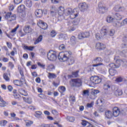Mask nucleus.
<instances>
[{
    "label": "nucleus",
    "mask_w": 127,
    "mask_h": 127,
    "mask_svg": "<svg viewBox=\"0 0 127 127\" xmlns=\"http://www.w3.org/2000/svg\"><path fill=\"white\" fill-rule=\"evenodd\" d=\"M78 73L79 70L72 72L71 73V77H72V78H77V77H78L79 76V74H78Z\"/></svg>",
    "instance_id": "36"
},
{
    "label": "nucleus",
    "mask_w": 127,
    "mask_h": 127,
    "mask_svg": "<svg viewBox=\"0 0 127 127\" xmlns=\"http://www.w3.org/2000/svg\"><path fill=\"white\" fill-rule=\"evenodd\" d=\"M114 10H115V11H125L126 8H125V7L117 5L114 8Z\"/></svg>",
    "instance_id": "19"
},
{
    "label": "nucleus",
    "mask_w": 127,
    "mask_h": 127,
    "mask_svg": "<svg viewBox=\"0 0 127 127\" xmlns=\"http://www.w3.org/2000/svg\"><path fill=\"white\" fill-rule=\"evenodd\" d=\"M93 67H99L100 71L105 72V64L103 63H98L92 65Z\"/></svg>",
    "instance_id": "12"
},
{
    "label": "nucleus",
    "mask_w": 127,
    "mask_h": 127,
    "mask_svg": "<svg viewBox=\"0 0 127 127\" xmlns=\"http://www.w3.org/2000/svg\"><path fill=\"white\" fill-rule=\"evenodd\" d=\"M47 58L50 61H56L57 59V55H56V52L54 51H50L47 54Z\"/></svg>",
    "instance_id": "4"
},
{
    "label": "nucleus",
    "mask_w": 127,
    "mask_h": 127,
    "mask_svg": "<svg viewBox=\"0 0 127 127\" xmlns=\"http://www.w3.org/2000/svg\"><path fill=\"white\" fill-rule=\"evenodd\" d=\"M123 43L122 44L123 48H127V35L124 36L123 38Z\"/></svg>",
    "instance_id": "21"
},
{
    "label": "nucleus",
    "mask_w": 127,
    "mask_h": 127,
    "mask_svg": "<svg viewBox=\"0 0 127 127\" xmlns=\"http://www.w3.org/2000/svg\"><path fill=\"white\" fill-rule=\"evenodd\" d=\"M23 30L25 33H31L32 29L29 25L25 26Z\"/></svg>",
    "instance_id": "18"
},
{
    "label": "nucleus",
    "mask_w": 127,
    "mask_h": 127,
    "mask_svg": "<svg viewBox=\"0 0 127 127\" xmlns=\"http://www.w3.org/2000/svg\"><path fill=\"white\" fill-rule=\"evenodd\" d=\"M43 38V37H42V35H40L39 37L36 39V40L34 42L35 45H36V44H38L39 42H41L42 41Z\"/></svg>",
    "instance_id": "29"
},
{
    "label": "nucleus",
    "mask_w": 127,
    "mask_h": 127,
    "mask_svg": "<svg viewBox=\"0 0 127 127\" xmlns=\"http://www.w3.org/2000/svg\"><path fill=\"white\" fill-rule=\"evenodd\" d=\"M115 34V30L114 29H111L109 31V35L110 36H114Z\"/></svg>",
    "instance_id": "57"
},
{
    "label": "nucleus",
    "mask_w": 127,
    "mask_h": 127,
    "mask_svg": "<svg viewBox=\"0 0 127 127\" xmlns=\"http://www.w3.org/2000/svg\"><path fill=\"white\" fill-rule=\"evenodd\" d=\"M72 54V53L69 52H61L58 56L59 60L62 61H67L68 60V65H72L74 62V58L70 57V55Z\"/></svg>",
    "instance_id": "1"
},
{
    "label": "nucleus",
    "mask_w": 127,
    "mask_h": 127,
    "mask_svg": "<svg viewBox=\"0 0 127 127\" xmlns=\"http://www.w3.org/2000/svg\"><path fill=\"white\" fill-rule=\"evenodd\" d=\"M38 66H40V67H41V68H43V69H45V64H42L40 63H38Z\"/></svg>",
    "instance_id": "61"
},
{
    "label": "nucleus",
    "mask_w": 127,
    "mask_h": 127,
    "mask_svg": "<svg viewBox=\"0 0 127 127\" xmlns=\"http://www.w3.org/2000/svg\"><path fill=\"white\" fill-rule=\"evenodd\" d=\"M3 77V78L4 79V80H5V81H9V78L8 76L7 75V73H4Z\"/></svg>",
    "instance_id": "52"
},
{
    "label": "nucleus",
    "mask_w": 127,
    "mask_h": 127,
    "mask_svg": "<svg viewBox=\"0 0 127 127\" xmlns=\"http://www.w3.org/2000/svg\"><path fill=\"white\" fill-rule=\"evenodd\" d=\"M51 1L54 4H57L58 3H60L61 0H51Z\"/></svg>",
    "instance_id": "56"
},
{
    "label": "nucleus",
    "mask_w": 127,
    "mask_h": 127,
    "mask_svg": "<svg viewBox=\"0 0 127 127\" xmlns=\"http://www.w3.org/2000/svg\"><path fill=\"white\" fill-rule=\"evenodd\" d=\"M6 124H7V121L5 120H3L0 122V126H1V127H4L5 125H6Z\"/></svg>",
    "instance_id": "51"
},
{
    "label": "nucleus",
    "mask_w": 127,
    "mask_h": 127,
    "mask_svg": "<svg viewBox=\"0 0 127 127\" xmlns=\"http://www.w3.org/2000/svg\"><path fill=\"white\" fill-rule=\"evenodd\" d=\"M66 119L67 120V121H69V122H73L75 121V118L73 117H69V116H67L66 117Z\"/></svg>",
    "instance_id": "49"
},
{
    "label": "nucleus",
    "mask_w": 127,
    "mask_h": 127,
    "mask_svg": "<svg viewBox=\"0 0 127 127\" xmlns=\"http://www.w3.org/2000/svg\"><path fill=\"white\" fill-rule=\"evenodd\" d=\"M58 13L60 15H62L63 13H64V11H65V9L64 7L61 6L58 9Z\"/></svg>",
    "instance_id": "30"
},
{
    "label": "nucleus",
    "mask_w": 127,
    "mask_h": 127,
    "mask_svg": "<svg viewBox=\"0 0 127 127\" xmlns=\"http://www.w3.org/2000/svg\"><path fill=\"white\" fill-rule=\"evenodd\" d=\"M109 72L111 76H115V74H117V70L116 69H110Z\"/></svg>",
    "instance_id": "35"
},
{
    "label": "nucleus",
    "mask_w": 127,
    "mask_h": 127,
    "mask_svg": "<svg viewBox=\"0 0 127 127\" xmlns=\"http://www.w3.org/2000/svg\"><path fill=\"white\" fill-rule=\"evenodd\" d=\"M79 8L81 11H85L88 9V4L86 3V2L80 3L78 5Z\"/></svg>",
    "instance_id": "8"
},
{
    "label": "nucleus",
    "mask_w": 127,
    "mask_h": 127,
    "mask_svg": "<svg viewBox=\"0 0 127 127\" xmlns=\"http://www.w3.org/2000/svg\"><path fill=\"white\" fill-rule=\"evenodd\" d=\"M100 33L102 37H103L104 38H106L107 36H108L107 28H106L105 27H103L100 31Z\"/></svg>",
    "instance_id": "13"
},
{
    "label": "nucleus",
    "mask_w": 127,
    "mask_h": 127,
    "mask_svg": "<svg viewBox=\"0 0 127 127\" xmlns=\"http://www.w3.org/2000/svg\"><path fill=\"white\" fill-rule=\"evenodd\" d=\"M113 115L114 117H117L120 116V109L118 107H114L113 109Z\"/></svg>",
    "instance_id": "14"
},
{
    "label": "nucleus",
    "mask_w": 127,
    "mask_h": 127,
    "mask_svg": "<svg viewBox=\"0 0 127 127\" xmlns=\"http://www.w3.org/2000/svg\"><path fill=\"white\" fill-rule=\"evenodd\" d=\"M57 12V10L55 8H52L51 10V15L52 16H55L56 15V13Z\"/></svg>",
    "instance_id": "37"
},
{
    "label": "nucleus",
    "mask_w": 127,
    "mask_h": 127,
    "mask_svg": "<svg viewBox=\"0 0 127 127\" xmlns=\"http://www.w3.org/2000/svg\"><path fill=\"white\" fill-rule=\"evenodd\" d=\"M94 106V102H91V103H88L86 105L87 108H93Z\"/></svg>",
    "instance_id": "59"
},
{
    "label": "nucleus",
    "mask_w": 127,
    "mask_h": 127,
    "mask_svg": "<svg viewBox=\"0 0 127 127\" xmlns=\"http://www.w3.org/2000/svg\"><path fill=\"white\" fill-rule=\"evenodd\" d=\"M10 18L11 19L9 20V21L15 20V19L16 18V16L14 14H12V15H11Z\"/></svg>",
    "instance_id": "54"
},
{
    "label": "nucleus",
    "mask_w": 127,
    "mask_h": 127,
    "mask_svg": "<svg viewBox=\"0 0 127 127\" xmlns=\"http://www.w3.org/2000/svg\"><path fill=\"white\" fill-rule=\"evenodd\" d=\"M56 34H57V33H56V32L55 30H52L51 32L50 35L51 37H55V36H56Z\"/></svg>",
    "instance_id": "53"
},
{
    "label": "nucleus",
    "mask_w": 127,
    "mask_h": 127,
    "mask_svg": "<svg viewBox=\"0 0 127 127\" xmlns=\"http://www.w3.org/2000/svg\"><path fill=\"white\" fill-rule=\"evenodd\" d=\"M99 11L100 13H105L108 11V7L102 3L98 4Z\"/></svg>",
    "instance_id": "7"
},
{
    "label": "nucleus",
    "mask_w": 127,
    "mask_h": 127,
    "mask_svg": "<svg viewBox=\"0 0 127 127\" xmlns=\"http://www.w3.org/2000/svg\"><path fill=\"white\" fill-rule=\"evenodd\" d=\"M112 91H114V94L116 97H119V96L123 95V90L120 89L117 87V86L113 85L111 88Z\"/></svg>",
    "instance_id": "5"
},
{
    "label": "nucleus",
    "mask_w": 127,
    "mask_h": 127,
    "mask_svg": "<svg viewBox=\"0 0 127 127\" xmlns=\"http://www.w3.org/2000/svg\"><path fill=\"white\" fill-rule=\"evenodd\" d=\"M117 62L121 64V65H122L123 67H127V60H121V59H118Z\"/></svg>",
    "instance_id": "15"
},
{
    "label": "nucleus",
    "mask_w": 127,
    "mask_h": 127,
    "mask_svg": "<svg viewBox=\"0 0 127 127\" xmlns=\"http://www.w3.org/2000/svg\"><path fill=\"white\" fill-rule=\"evenodd\" d=\"M72 23L73 25H78V24L80 23V19L78 18L74 20L72 22Z\"/></svg>",
    "instance_id": "45"
},
{
    "label": "nucleus",
    "mask_w": 127,
    "mask_h": 127,
    "mask_svg": "<svg viewBox=\"0 0 127 127\" xmlns=\"http://www.w3.org/2000/svg\"><path fill=\"white\" fill-rule=\"evenodd\" d=\"M114 19L113 18V17L111 16H108L107 18V21L108 22V23H111V22H113L114 21Z\"/></svg>",
    "instance_id": "41"
},
{
    "label": "nucleus",
    "mask_w": 127,
    "mask_h": 127,
    "mask_svg": "<svg viewBox=\"0 0 127 127\" xmlns=\"http://www.w3.org/2000/svg\"><path fill=\"white\" fill-rule=\"evenodd\" d=\"M48 77L49 79H53L56 78L57 76L55 73L48 72Z\"/></svg>",
    "instance_id": "33"
},
{
    "label": "nucleus",
    "mask_w": 127,
    "mask_h": 127,
    "mask_svg": "<svg viewBox=\"0 0 127 127\" xmlns=\"http://www.w3.org/2000/svg\"><path fill=\"white\" fill-rule=\"evenodd\" d=\"M105 116L107 119H112L113 118V116H114L113 114V113H112V111H110L109 110H107L105 112Z\"/></svg>",
    "instance_id": "23"
},
{
    "label": "nucleus",
    "mask_w": 127,
    "mask_h": 127,
    "mask_svg": "<svg viewBox=\"0 0 127 127\" xmlns=\"http://www.w3.org/2000/svg\"><path fill=\"white\" fill-rule=\"evenodd\" d=\"M95 37L97 39H98V40H100V39H102V38H103L102 35H101L99 33L96 34Z\"/></svg>",
    "instance_id": "50"
},
{
    "label": "nucleus",
    "mask_w": 127,
    "mask_h": 127,
    "mask_svg": "<svg viewBox=\"0 0 127 127\" xmlns=\"http://www.w3.org/2000/svg\"><path fill=\"white\" fill-rule=\"evenodd\" d=\"M90 81H91L93 84L97 85L102 82V78L98 76L95 75L90 78Z\"/></svg>",
    "instance_id": "6"
},
{
    "label": "nucleus",
    "mask_w": 127,
    "mask_h": 127,
    "mask_svg": "<svg viewBox=\"0 0 127 127\" xmlns=\"http://www.w3.org/2000/svg\"><path fill=\"white\" fill-rule=\"evenodd\" d=\"M17 9L19 12H22V11H24V10H25V6L24 5H21L18 7Z\"/></svg>",
    "instance_id": "32"
},
{
    "label": "nucleus",
    "mask_w": 127,
    "mask_h": 127,
    "mask_svg": "<svg viewBox=\"0 0 127 127\" xmlns=\"http://www.w3.org/2000/svg\"><path fill=\"white\" fill-rule=\"evenodd\" d=\"M38 25H39L42 29H44V30L47 29V28L48 27L47 24L41 20H40L38 22Z\"/></svg>",
    "instance_id": "10"
},
{
    "label": "nucleus",
    "mask_w": 127,
    "mask_h": 127,
    "mask_svg": "<svg viewBox=\"0 0 127 127\" xmlns=\"http://www.w3.org/2000/svg\"><path fill=\"white\" fill-rule=\"evenodd\" d=\"M82 95L83 96H89L90 95V91H89V90H84L83 91L82 93Z\"/></svg>",
    "instance_id": "43"
},
{
    "label": "nucleus",
    "mask_w": 127,
    "mask_h": 127,
    "mask_svg": "<svg viewBox=\"0 0 127 127\" xmlns=\"http://www.w3.org/2000/svg\"><path fill=\"white\" fill-rule=\"evenodd\" d=\"M123 17H124V15L119 13H116L114 15V18L116 19V20H122Z\"/></svg>",
    "instance_id": "22"
},
{
    "label": "nucleus",
    "mask_w": 127,
    "mask_h": 127,
    "mask_svg": "<svg viewBox=\"0 0 127 127\" xmlns=\"http://www.w3.org/2000/svg\"><path fill=\"white\" fill-rule=\"evenodd\" d=\"M35 13L37 17H42V15H43V11L42 9H38L36 10Z\"/></svg>",
    "instance_id": "20"
},
{
    "label": "nucleus",
    "mask_w": 127,
    "mask_h": 127,
    "mask_svg": "<svg viewBox=\"0 0 127 127\" xmlns=\"http://www.w3.org/2000/svg\"><path fill=\"white\" fill-rule=\"evenodd\" d=\"M8 65L9 67H10L11 69H12L13 68H14V64L12 62H9L8 63Z\"/></svg>",
    "instance_id": "62"
},
{
    "label": "nucleus",
    "mask_w": 127,
    "mask_h": 127,
    "mask_svg": "<svg viewBox=\"0 0 127 127\" xmlns=\"http://www.w3.org/2000/svg\"><path fill=\"white\" fill-rule=\"evenodd\" d=\"M70 44L71 45H75L76 44V37L74 36L70 38Z\"/></svg>",
    "instance_id": "31"
},
{
    "label": "nucleus",
    "mask_w": 127,
    "mask_h": 127,
    "mask_svg": "<svg viewBox=\"0 0 127 127\" xmlns=\"http://www.w3.org/2000/svg\"><path fill=\"white\" fill-rule=\"evenodd\" d=\"M124 80V77H122V76H118L115 81L116 82H117V83H121V82H122Z\"/></svg>",
    "instance_id": "39"
},
{
    "label": "nucleus",
    "mask_w": 127,
    "mask_h": 127,
    "mask_svg": "<svg viewBox=\"0 0 127 127\" xmlns=\"http://www.w3.org/2000/svg\"><path fill=\"white\" fill-rule=\"evenodd\" d=\"M22 1V0H14V2L16 4H19Z\"/></svg>",
    "instance_id": "60"
},
{
    "label": "nucleus",
    "mask_w": 127,
    "mask_h": 127,
    "mask_svg": "<svg viewBox=\"0 0 127 127\" xmlns=\"http://www.w3.org/2000/svg\"><path fill=\"white\" fill-rule=\"evenodd\" d=\"M113 24V26L115 27H122V26H123V25H122V22L120 23L119 21H114Z\"/></svg>",
    "instance_id": "28"
},
{
    "label": "nucleus",
    "mask_w": 127,
    "mask_h": 127,
    "mask_svg": "<svg viewBox=\"0 0 127 127\" xmlns=\"http://www.w3.org/2000/svg\"><path fill=\"white\" fill-rule=\"evenodd\" d=\"M109 66L111 68H120V67H121V64L118 62V60H117L116 63L115 64L111 63L109 64Z\"/></svg>",
    "instance_id": "17"
},
{
    "label": "nucleus",
    "mask_w": 127,
    "mask_h": 127,
    "mask_svg": "<svg viewBox=\"0 0 127 127\" xmlns=\"http://www.w3.org/2000/svg\"><path fill=\"white\" fill-rule=\"evenodd\" d=\"M42 115V112L40 111H36L35 114V116L36 118H40Z\"/></svg>",
    "instance_id": "44"
},
{
    "label": "nucleus",
    "mask_w": 127,
    "mask_h": 127,
    "mask_svg": "<svg viewBox=\"0 0 127 127\" xmlns=\"http://www.w3.org/2000/svg\"><path fill=\"white\" fill-rule=\"evenodd\" d=\"M59 91L62 94V93H64L66 91V88L64 86H61L59 88Z\"/></svg>",
    "instance_id": "42"
},
{
    "label": "nucleus",
    "mask_w": 127,
    "mask_h": 127,
    "mask_svg": "<svg viewBox=\"0 0 127 127\" xmlns=\"http://www.w3.org/2000/svg\"><path fill=\"white\" fill-rule=\"evenodd\" d=\"M67 14L70 15V17L71 19H74V18H76L78 15L79 14V12L77 11V9H74L72 10L71 8H68L66 11Z\"/></svg>",
    "instance_id": "3"
},
{
    "label": "nucleus",
    "mask_w": 127,
    "mask_h": 127,
    "mask_svg": "<svg viewBox=\"0 0 127 127\" xmlns=\"http://www.w3.org/2000/svg\"><path fill=\"white\" fill-rule=\"evenodd\" d=\"M23 80H14L13 81V83L14 84V85H15L16 86H22V85H23Z\"/></svg>",
    "instance_id": "25"
},
{
    "label": "nucleus",
    "mask_w": 127,
    "mask_h": 127,
    "mask_svg": "<svg viewBox=\"0 0 127 127\" xmlns=\"http://www.w3.org/2000/svg\"><path fill=\"white\" fill-rule=\"evenodd\" d=\"M25 4L27 7L30 8L32 6V1L31 0H25Z\"/></svg>",
    "instance_id": "27"
},
{
    "label": "nucleus",
    "mask_w": 127,
    "mask_h": 127,
    "mask_svg": "<svg viewBox=\"0 0 127 127\" xmlns=\"http://www.w3.org/2000/svg\"><path fill=\"white\" fill-rule=\"evenodd\" d=\"M25 90L22 89H18V92L19 93V94H20L21 95H22V93H23V92L25 91Z\"/></svg>",
    "instance_id": "64"
},
{
    "label": "nucleus",
    "mask_w": 127,
    "mask_h": 127,
    "mask_svg": "<svg viewBox=\"0 0 127 127\" xmlns=\"http://www.w3.org/2000/svg\"><path fill=\"white\" fill-rule=\"evenodd\" d=\"M78 37L79 39L90 37V33L89 32H81L78 34Z\"/></svg>",
    "instance_id": "9"
},
{
    "label": "nucleus",
    "mask_w": 127,
    "mask_h": 127,
    "mask_svg": "<svg viewBox=\"0 0 127 127\" xmlns=\"http://www.w3.org/2000/svg\"><path fill=\"white\" fill-rule=\"evenodd\" d=\"M18 27H19V25H18L16 27H15L13 30H11L10 32L11 35L12 36H13L14 34H15V32H16V31L17 29H18Z\"/></svg>",
    "instance_id": "34"
},
{
    "label": "nucleus",
    "mask_w": 127,
    "mask_h": 127,
    "mask_svg": "<svg viewBox=\"0 0 127 127\" xmlns=\"http://www.w3.org/2000/svg\"><path fill=\"white\" fill-rule=\"evenodd\" d=\"M70 84L71 87H74V88L81 87L82 86V79L80 78L72 79Z\"/></svg>",
    "instance_id": "2"
},
{
    "label": "nucleus",
    "mask_w": 127,
    "mask_h": 127,
    "mask_svg": "<svg viewBox=\"0 0 127 127\" xmlns=\"http://www.w3.org/2000/svg\"><path fill=\"white\" fill-rule=\"evenodd\" d=\"M12 14V13H11V12H7L5 15V19H8V18H10Z\"/></svg>",
    "instance_id": "47"
},
{
    "label": "nucleus",
    "mask_w": 127,
    "mask_h": 127,
    "mask_svg": "<svg viewBox=\"0 0 127 127\" xmlns=\"http://www.w3.org/2000/svg\"><path fill=\"white\" fill-rule=\"evenodd\" d=\"M99 93V91L98 90H94L91 92V99L93 100H95L96 99V96L97 95V94Z\"/></svg>",
    "instance_id": "26"
},
{
    "label": "nucleus",
    "mask_w": 127,
    "mask_h": 127,
    "mask_svg": "<svg viewBox=\"0 0 127 127\" xmlns=\"http://www.w3.org/2000/svg\"><path fill=\"white\" fill-rule=\"evenodd\" d=\"M121 24L122 26H125V25L127 24V18L123 20V21L121 22Z\"/></svg>",
    "instance_id": "58"
},
{
    "label": "nucleus",
    "mask_w": 127,
    "mask_h": 127,
    "mask_svg": "<svg viewBox=\"0 0 127 127\" xmlns=\"http://www.w3.org/2000/svg\"><path fill=\"white\" fill-rule=\"evenodd\" d=\"M15 99H19V98H20V95H19V94H15L13 95Z\"/></svg>",
    "instance_id": "63"
},
{
    "label": "nucleus",
    "mask_w": 127,
    "mask_h": 127,
    "mask_svg": "<svg viewBox=\"0 0 127 127\" xmlns=\"http://www.w3.org/2000/svg\"><path fill=\"white\" fill-rule=\"evenodd\" d=\"M18 69L19 71V72H20V74L21 76L22 77H23V76H24V74H23V69L22 68H21V67H18Z\"/></svg>",
    "instance_id": "55"
},
{
    "label": "nucleus",
    "mask_w": 127,
    "mask_h": 127,
    "mask_svg": "<svg viewBox=\"0 0 127 127\" xmlns=\"http://www.w3.org/2000/svg\"><path fill=\"white\" fill-rule=\"evenodd\" d=\"M24 49H26L27 50H29V51H33V50L34 49V47H32V46L28 47L27 46H24Z\"/></svg>",
    "instance_id": "40"
},
{
    "label": "nucleus",
    "mask_w": 127,
    "mask_h": 127,
    "mask_svg": "<svg viewBox=\"0 0 127 127\" xmlns=\"http://www.w3.org/2000/svg\"><path fill=\"white\" fill-rule=\"evenodd\" d=\"M112 88V83H111V81H107L106 82H105L103 85V89L105 91H108V90H110Z\"/></svg>",
    "instance_id": "11"
},
{
    "label": "nucleus",
    "mask_w": 127,
    "mask_h": 127,
    "mask_svg": "<svg viewBox=\"0 0 127 127\" xmlns=\"http://www.w3.org/2000/svg\"><path fill=\"white\" fill-rule=\"evenodd\" d=\"M59 39H66V35L64 34H60L59 35Z\"/></svg>",
    "instance_id": "48"
},
{
    "label": "nucleus",
    "mask_w": 127,
    "mask_h": 127,
    "mask_svg": "<svg viewBox=\"0 0 127 127\" xmlns=\"http://www.w3.org/2000/svg\"><path fill=\"white\" fill-rule=\"evenodd\" d=\"M103 59L100 57H97L96 58V59L94 60V62H95V63H97V64L100 63V62H103Z\"/></svg>",
    "instance_id": "38"
},
{
    "label": "nucleus",
    "mask_w": 127,
    "mask_h": 127,
    "mask_svg": "<svg viewBox=\"0 0 127 127\" xmlns=\"http://www.w3.org/2000/svg\"><path fill=\"white\" fill-rule=\"evenodd\" d=\"M81 125L83 126L84 127H94L93 126V125L91 124L90 123H89V122L83 120L82 122H81Z\"/></svg>",
    "instance_id": "24"
},
{
    "label": "nucleus",
    "mask_w": 127,
    "mask_h": 127,
    "mask_svg": "<svg viewBox=\"0 0 127 127\" xmlns=\"http://www.w3.org/2000/svg\"><path fill=\"white\" fill-rule=\"evenodd\" d=\"M31 125H33V122L29 120L26 121V127H30Z\"/></svg>",
    "instance_id": "46"
},
{
    "label": "nucleus",
    "mask_w": 127,
    "mask_h": 127,
    "mask_svg": "<svg viewBox=\"0 0 127 127\" xmlns=\"http://www.w3.org/2000/svg\"><path fill=\"white\" fill-rule=\"evenodd\" d=\"M96 48L98 50H103V49H105L106 48V47L103 43H98L96 44Z\"/></svg>",
    "instance_id": "16"
}]
</instances>
